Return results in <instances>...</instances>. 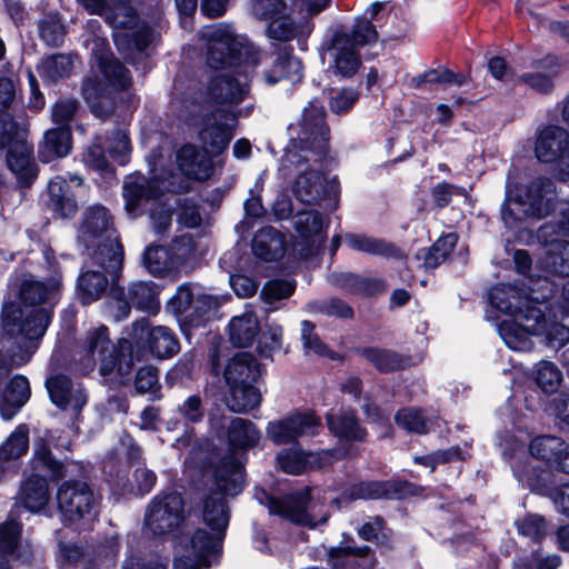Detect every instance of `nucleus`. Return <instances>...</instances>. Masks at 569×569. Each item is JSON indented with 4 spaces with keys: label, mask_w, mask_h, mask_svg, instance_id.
Listing matches in <instances>:
<instances>
[{
    "label": "nucleus",
    "mask_w": 569,
    "mask_h": 569,
    "mask_svg": "<svg viewBox=\"0 0 569 569\" xmlns=\"http://www.w3.org/2000/svg\"><path fill=\"white\" fill-rule=\"evenodd\" d=\"M529 295H523L516 286L498 284L490 291L491 306L511 316L498 325V332L506 346L516 351H530L531 336L543 337L546 345L560 349L569 342V327L551 319L557 317L555 308L562 317H569V281L555 297V284L548 277H529L526 283Z\"/></svg>",
    "instance_id": "obj_1"
},
{
    "label": "nucleus",
    "mask_w": 569,
    "mask_h": 569,
    "mask_svg": "<svg viewBox=\"0 0 569 569\" xmlns=\"http://www.w3.org/2000/svg\"><path fill=\"white\" fill-rule=\"evenodd\" d=\"M62 288L60 273L56 272L47 282L26 277L19 287V303L7 302L2 311L3 330L16 339L17 352L11 348L9 361L0 357V381L10 370L27 363L50 323L53 306Z\"/></svg>",
    "instance_id": "obj_2"
},
{
    "label": "nucleus",
    "mask_w": 569,
    "mask_h": 569,
    "mask_svg": "<svg viewBox=\"0 0 569 569\" xmlns=\"http://www.w3.org/2000/svg\"><path fill=\"white\" fill-rule=\"evenodd\" d=\"M290 143L280 162L283 176L297 171L292 191L301 203H316L325 191L320 160L328 152L329 129L325 110L318 101L303 109L301 120L289 127Z\"/></svg>",
    "instance_id": "obj_3"
},
{
    "label": "nucleus",
    "mask_w": 569,
    "mask_h": 569,
    "mask_svg": "<svg viewBox=\"0 0 569 569\" xmlns=\"http://www.w3.org/2000/svg\"><path fill=\"white\" fill-rule=\"evenodd\" d=\"M207 41V61L214 70L208 84L210 100L216 103H238L248 93V73L241 64L256 66L261 58L259 50L247 37L234 32L232 26L213 24L202 30Z\"/></svg>",
    "instance_id": "obj_4"
},
{
    "label": "nucleus",
    "mask_w": 569,
    "mask_h": 569,
    "mask_svg": "<svg viewBox=\"0 0 569 569\" xmlns=\"http://www.w3.org/2000/svg\"><path fill=\"white\" fill-rule=\"evenodd\" d=\"M209 470L217 491H211L204 499L202 518L210 532L198 529L189 539L198 569L209 568L211 558L220 552L230 518L226 496L237 495L243 482L242 465L233 455H228L218 463L211 460Z\"/></svg>",
    "instance_id": "obj_5"
},
{
    "label": "nucleus",
    "mask_w": 569,
    "mask_h": 569,
    "mask_svg": "<svg viewBox=\"0 0 569 569\" xmlns=\"http://www.w3.org/2000/svg\"><path fill=\"white\" fill-rule=\"evenodd\" d=\"M89 13L99 14L113 29V40L121 49L134 48L143 51L153 40V31L144 22H140L130 0H78Z\"/></svg>",
    "instance_id": "obj_6"
},
{
    "label": "nucleus",
    "mask_w": 569,
    "mask_h": 569,
    "mask_svg": "<svg viewBox=\"0 0 569 569\" xmlns=\"http://www.w3.org/2000/svg\"><path fill=\"white\" fill-rule=\"evenodd\" d=\"M78 241L83 244L98 264L107 271H117L122 262V249L112 228L111 217L102 206L87 209L78 232Z\"/></svg>",
    "instance_id": "obj_7"
},
{
    "label": "nucleus",
    "mask_w": 569,
    "mask_h": 569,
    "mask_svg": "<svg viewBox=\"0 0 569 569\" xmlns=\"http://www.w3.org/2000/svg\"><path fill=\"white\" fill-rule=\"evenodd\" d=\"M30 467L32 472L21 485L20 499L28 510L38 512L48 505L50 499L47 478L59 480L72 476L77 465L57 461L52 458L47 445L40 441L34 445Z\"/></svg>",
    "instance_id": "obj_8"
},
{
    "label": "nucleus",
    "mask_w": 569,
    "mask_h": 569,
    "mask_svg": "<svg viewBox=\"0 0 569 569\" xmlns=\"http://www.w3.org/2000/svg\"><path fill=\"white\" fill-rule=\"evenodd\" d=\"M553 192L550 179H538L528 186L506 187V200L501 207V219L509 229H516L521 223L541 219L549 211Z\"/></svg>",
    "instance_id": "obj_9"
},
{
    "label": "nucleus",
    "mask_w": 569,
    "mask_h": 569,
    "mask_svg": "<svg viewBox=\"0 0 569 569\" xmlns=\"http://www.w3.org/2000/svg\"><path fill=\"white\" fill-rule=\"evenodd\" d=\"M131 348L130 341L122 339L116 347L108 337L106 326H100L88 332L80 351L81 372L87 373L98 365L101 376L107 377L114 370L126 376L130 372L132 361L121 360L120 352Z\"/></svg>",
    "instance_id": "obj_10"
},
{
    "label": "nucleus",
    "mask_w": 569,
    "mask_h": 569,
    "mask_svg": "<svg viewBox=\"0 0 569 569\" xmlns=\"http://www.w3.org/2000/svg\"><path fill=\"white\" fill-rule=\"evenodd\" d=\"M377 37L375 27L366 18L356 20L352 33L337 31L326 51L330 68L336 74L352 77L361 66L358 47L375 42Z\"/></svg>",
    "instance_id": "obj_11"
},
{
    "label": "nucleus",
    "mask_w": 569,
    "mask_h": 569,
    "mask_svg": "<svg viewBox=\"0 0 569 569\" xmlns=\"http://www.w3.org/2000/svg\"><path fill=\"white\" fill-rule=\"evenodd\" d=\"M92 53L98 62V67L106 83L97 79H87L82 84V94L86 101L96 109V102L103 97L108 90V86L118 89H126L130 84L129 71L114 59L108 51L106 39L97 38L92 41Z\"/></svg>",
    "instance_id": "obj_12"
},
{
    "label": "nucleus",
    "mask_w": 569,
    "mask_h": 569,
    "mask_svg": "<svg viewBox=\"0 0 569 569\" xmlns=\"http://www.w3.org/2000/svg\"><path fill=\"white\" fill-rule=\"evenodd\" d=\"M27 126L13 120H0V148L8 147L7 163L22 184L31 183L37 174V168L31 162V148L26 141Z\"/></svg>",
    "instance_id": "obj_13"
},
{
    "label": "nucleus",
    "mask_w": 569,
    "mask_h": 569,
    "mask_svg": "<svg viewBox=\"0 0 569 569\" xmlns=\"http://www.w3.org/2000/svg\"><path fill=\"white\" fill-rule=\"evenodd\" d=\"M223 298L202 292L197 286L183 283L167 302V310L182 325L199 327L221 303Z\"/></svg>",
    "instance_id": "obj_14"
},
{
    "label": "nucleus",
    "mask_w": 569,
    "mask_h": 569,
    "mask_svg": "<svg viewBox=\"0 0 569 569\" xmlns=\"http://www.w3.org/2000/svg\"><path fill=\"white\" fill-rule=\"evenodd\" d=\"M565 219L561 226L548 223L538 231V239L548 247L540 263L547 271L569 277V241L561 237H569V202L561 203Z\"/></svg>",
    "instance_id": "obj_15"
},
{
    "label": "nucleus",
    "mask_w": 569,
    "mask_h": 569,
    "mask_svg": "<svg viewBox=\"0 0 569 569\" xmlns=\"http://www.w3.org/2000/svg\"><path fill=\"white\" fill-rule=\"evenodd\" d=\"M537 159L552 163L557 177L569 181V133L561 127L548 126L537 136L535 144Z\"/></svg>",
    "instance_id": "obj_16"
},
{
    "label": "nucleus",
    "mask_w": 569,
    "mask_h": 569,
    "mask_svg": "<svg viewBox=\"0 0 569 569\" xmlns=\"http://www.w3.org/2000/svg\"><path fill=\"white\" fill-rule=\"evenodd\" d=\"M263 496L264 499H261V503L268 507L271 515H277L291 522L316 528L328 519V513H322L317 519L316 506L308 505L309 489L281 499L267 496L266 493Z\"/></svg>",
    "instance_id": "obj_17"
},
{
    "label": "nucleus",
    "mask_w": 569,
    "mask_h": 569,
    "mask_svg": "<svg viewBox=\"0 0 569 569\" xmlns=\"http://www.w3.org/2000/svg\"><path fill=\"white\" fill-rule=\"evenodd\" d=\"M183 519V501L179 493L170 492L152 499L144 513V529L153 536L173 531Z\"/></svg>",
    "instance_id": "obj_18"
},
{
    "label": "nucleus",
    "mask_w": 569,
    "mask_h": 569,
    "mask_svg": "<svg viewBox=\"0 0 569 569\" xmlns=\"http://www.w3.org/2000/svg\"><path fill=\"white\" fill-rule=\"evenodd\" d=\"M57 502L63 521L89 520L94 515L96 499L87 483L66 481L57 492Z\"/></svg>",
    "instance_id": "obj_19"
},
{
    "label": "nucleus",
    "mask_w": 569,
    "mask_h": 569,
    "mask_svg": "<svg viewBox=\"0 0 569 569\" xmlns=\"http://www.w3.org/2000/svg\"><path fill=\"white\" fill-rule=\"evenodd\" d=\"M319 420L310 412H296L281 419L268 422L266 436L277 445L290 443L299 437L317 435Z\"/></svg>",
    "instance_id": "obj_20"
},
{
    "label": "nucleus",
    "mask_w": 569,
    "mask_h": 569,
    "mask_svg": "<svg viewBox=\"0 0 569 569\" xmlns=\"http://www.w3.org/2000/svg\"><path fill=\"white\" fill-rule=\"evenodd\" d=\"M295 227L299 236V240L295 243V251L305 259L317 256L326 240L321 214L313 210L298 212Z\"/></svg>",
    "instance_id": "obj_21"
},
{
    "label": "nucleus",
    "mask_w": 569,
    "mask_h": 569,
    "mask_svg": "<svg viewBox=\"0 0 569 569\" xmlns=\"http://www.w3.org/2000/svg\"><path fill=\"white\" fill-rule=\"evenodd\" d=\"M312 29L313 23L310 18L296 16L291 7L288 13H282L268 23L266 34L270 39L282 42L297 40L298 44L305 49L306 39L310 36Z\"/></svg>",
    "instance_id": "obj_22"
},
{
    "label": "nucleus",
    "mask_w": 569,
    "mask_h": 569,
    "mask_svg": "<svg viewBox=\"0 0 569 569\" xmlns=\"http://www.w3.org/2000/svg\"><path fill=\"white\" fill-rule=\"evenodd\" d=\"M147 338L150 352L160 359L169 358L176 355L180 345L174 333L164 326L150 328L147 321L140 320L132 325V340L139 342Z\"/></svg>",
    "instance_id": "obj_23"
},
{
    "label": "nucleus",
    "mask_w": 569,
    "mask_h": 569,
    "mask_svg": "<svg viewBox=\"0 0 569 569\" xmlns=\"http://www.w3.org/2000/svg\"><path fill=\"white\" fill-rule=\"evenodd\" d=\"M106 152L120 164L123 166L127 163L130 153V142L126 131L118 130L104 144L94 143L89 147L84 154V162L97 170H107L108 161Z\"/></svg>",
    "instance_id": "obj_24"
},
{
    "label": "nucleus",
    "mask_w": 569,
    "mask_h": 569,
    "mask_svg": "<svg viewBox=\"0 0 569 569\" xmlns=\"http://www.w3.org/2000/svg\"><path fill=\"white\" fill-rule=\"evenodd\" d=\"M342 455L343 453L338 450H322L306 453L297 448H292L280 452L277 460L284 472L299 475L308 467L313 468L329 465L333 459L340 458Z\"/></svg>",
    "instance_id": "obj_25"
},
{
    "label": "nucleus",
    "mask_w": 569,
    "mask_h": 569,
    "mask_svg": "<svg viewBox=\"0 0 569 569\" xmlns=\"http://www.w3.org/2000/svg\"><path fill=\"white\" fill-rule=\"evenodd\" d=\"M159 192V181L143 176H130L123 186L126 210L129 216L137 217L141 213V207L154 199Z\"/></svg>",
    "instance_id": "obj_26"
},
{
    "label": "nucleus",
    "mask_w": 569,
    "mask_h": 569,
    "mask_svg": "<svg viewBox=\"0 0 569 569\" xmlns=\"http://www.w3.org/2000/svg\"><path fill=\"white\" fill-rule=\"evenodd\" d=\"M234 126L236 117L232 113L218 110L207 118L204 128L200 132V139L213 151L219 152L229 143Z\"/></svg>",
    "instance_id": "obj_27"
},
{
    "label": "nucleus",
    "mask_w": 569,
    "mask_h": 569,
    "mask_svg": "<svg viewBox=\"0 0 569 569\" xmlns=\"http://www.w3.org/2000/svg\"><path fill=\"white\" fill-rule=\"evenodd\" d=\"M52 402L62 409L80 410L87 402V395L80 385H73L66 376H54L46 382Z\"/></svg>",
    "instance_id": "obj_28"
},
{
    "label": "nucleus",
    "mask_w": 569,
    "mask_h": 569,
    "mask_svg": "<svg viewBox=\"0 0 569 569\" xmlns=\"http://www.w3.org/2000/svg\"><path fill=\"white\" fill-rule=\"evenodd\" d=\"M177 161L183 174L197 180H206L213 172V163L209 152L191 144L179 150Z\"/></svg>",
    "instance_id": "obj_29"
},
{
    "label": "nucleus",
    "mask_w": 569,
    "mask_h": 569,
    "mask_svg": "<svg viewBox=\"0 0 569 569\" xmlns=\"http://www.w3.org/2000/svg\"><path fill=\"white\" fill-rule=\"evenodd\" d=\"M30 386L23 376H14L0 397V416L3 420H11L22 406L29 400Z\"/></svg>",
    "instance_id": "obj_30"
},
{
    "label": "nucleus",
    "mask_w": 569,
    "mask_h": 569,
    "mask_svg": "<svg viewBox=\"0 0 569 569\" xmlns=\"http://www.w3.org/2000/svg\"><path fill=\"white\" fill-rule=\"evenodd\" d=\"M48 207L61 218H70L77 211V202L67 178L57 176L48 183Z\"/></svg>",
    "instance_id": "obj_31"
},
{
    "label": "nucleus",
    "mask_w": 569,
    "mask_h": 569,
    "mask_svg": "<svg viewBox=\"0 0 569 569\" xmlns=\"http://www.w3.org/2000/svg\"><path fill=\"white\" fill-rule=\"evenodd\" d=\"M302 63L291 52H283L273 59L271 66L264 70L263 80L273 86L281 80H289L292 83L302 79Z\"/></svg>",
    "instance_id": "obj_32"
},
{
    "label": "nucleus",
    "mask_w": 569,
    "mask_h": 569,
    "mask_svg": "<svg viewBox=\"0 0 569 569\" xmlns=\"http://www.w3.org/2000/svg\"><path fill=\"white\" fill-rule=\"evenodd\" d=\"M261 368L252 355L239 352L228 362L224 370L227 383L257 382Z\"/></svg>",
    "instance_id": "obj_33"
},
{
    "label": "nucleus",
    "mask_w": 569,
    "mask_h": 569,
    "mask_svg": "<svg viewBox=\"0 0 569 569\" xmlns=\"http://www.w3.org/2000/svg\"><path fill=\"white\" fill-rule=\"evenodd\" d=\"M252 251L266 261L277 260L284 251L283 236L272 227H264L254 234Z\"/></svg>",
    "instance_id": "obj_34"
},
{
    "label": "nucleus",
    "mask_w": 569,
    "mask_h": 569,
    "mask_svg": "<svg viewBox=\"0 0 569 569\" xmlns=\"http://www.w3.org/2000/svg\"><path fill=\"white\" fill-rule=\"evenodd\" d=\"M254 382L227 383L229 396L226 403L231 411L246 412L260 405L261 392Z\"/></svg>",
    "instance_id": "obj_35"
},
{
    "label": "nucleus",
    "mask_w": 569,
    "mask_h": 569,
    "mask_svg": "<svg viewBox=\"0 0 569 569\" xmlns=\"http://www.w3.org/2000/svg\"><path fill=\"white\" fill-rule=\"evenodd\" d=\"M327 422L330 431L341 439L362 440L366 436L365 429L351 411L331 410L327 413Z\"/></svg>",
    "instance_id": "obj_36"
},
{
    "label": "nucleus",
    "mask_w": 569,
    "mask_h": 569,
    "mask_svg": "<svg viewBox=\"0 0 569 569\" xmlns=\"http://www.w3.org/2000/svg\"><path fill=\"white\" fill-rule=\"evenodd\" d=\"M536 69L537 71L535 72H527L519 76L518 80L539 92L549 91L553 86V78L559 72L557 59L548 57L539 61Z\"/></svg>",
    "instance_id": "obj_37"
},
{
    "label": "nucleus",
    "mask_w": 569,
    "mask_h": 569,
    "mask_svg": "<svg viewBox=\"0 0 569 569\" xmlns=\"http://www.w3.org/2000/svg\"><path fill=\"white\" fill-rule=\"evenodd\" d=\"M71 149V134L69 128L48 130L39 150V157L43 162L54 158L66 157Z\"/></svg>",
    "instance_id": "obj_38"
},
{
    "label": "nucleus",
    "mask_w": 569,
    "mask_h": 569,
    "mask_svg": "<svg viewBox=\"0 0 569 569\" xmlns=\"http://www.w3.org/2000/svg\"><path fill=\"white\" fill-rule=\"evenodd\" d=\"M261 432L256 425L243 418H232L228 423V440L232 448L248 449L256 446Z\"/></svg>",
    "instance_id": "obj_39"
},
{
    "label": "nucleus",
    "mask_w": 569,
    "mask_h": 569,
    "mask_svg": "<svg viewBox=\"0 0 569 569\" xmlns=\"http://www.w3.org/2000/svg\"><path fill=\"white\" fill-rule=\"evenodd\" d=\"M37 69L44 82L56 83L70 76L73 69V59L63 53L48 56L41 59Z\"/></svg>",
    "instance_id": "obj_40"
},
{
    "label": "nucleus",
    "mask_w": 569,
    "mask_h": 569,
    "mask_svg": "<svg viewBox=\"0 0 569 569\" xmlns=\"http://www.w3.org/2000/svg\"><path fill=\"white\" fill-rule=\"evenodd\" d=\"M259 323L257 317L251 312L233 317L229 325L230 340L238 347H247L257 337Z\"/></svg>",
    "instance_id": "obj_41"
},
{
    "label": "nucleus",
    "mask_w": 569,
    "mask_h": 569,
    "mask_svg": "<svg viewBox=\"0 0 569 569\" xmlns=\"http://www.w3.org/2000/svg\"><path fill=\"white\" fill-rule=\"evenodd\" d=\"M143 262L148 271L154 276L164 277L176 274V262L169 249L162 246H150L143 254Z\"/></svg>",
    "instance_id": "obj_42"
},
{
    "label": "nucleus",
    "mask_w": 569,
    "mask_h": 569,
    "mask_svg": "<svg viewBox=\"0 0 569 569\" xmlns=\"http://www.w3.org/2000/svg\"><path fill=\"white\" fill-rule=\"evenodd\" d=\"M107 286L108 279L101 271L86 269L78 279V291L82 303L98 300Z\"/></svg>",
    "instance_id": "obj_43"
},
{
    "label": "nucleus",
    "mask_w": 569,
    "mask_h": 569,
    "mask_svg": "<svg viewBox=\"0 0 569 569\" xmlns=\"http://www.w3.org/2000/svg\"><path fill=\"white\" fill-rule=\"evenodd\" d=\"M566 445L562 439L555 436H541L535 438L530 443V452L537 459L555 465L560 461Z\"/></svg>",
    "instance_id": "obj_44"
},
{
    "label": "nucleus",
    "mask_w": 569,
    "mask_h": 569,
    "mask_svg": "<svg viewBox=\"0 0 569 569\" xmlns=\"http://www.w3.org/2000/svg\"><path fill=\"white\" fill-rule=\"evenodd\" d=\"M128 299L131 306L149 312H156L159 308L158 291L151 282H134L129 287Z\"/></svg>",
    "instance_id": "obj_45"
},
{
    "label": "nucleus",
    "mask_w": 569,
    "mask_h": 569,
    "mask_svg": "<svg viewBox=\"0 0 569 569\" xmlns=\"http://www.w3.org/2000/svg\"><path fill=\"white\" fill-rule=\"evenodd\" d=\"M29 447V430L20 425L0 447V463L10 462L23 456Z\"/></svg>",
    "instance_id": "obj_46"
},
{
    "label": "nucleus",
    "mask_w": 569,
    "mask_h": 569,
    "mask_svg": "<svg viewBox=\"0 0 569 569\" xmlns=\"http://www.w3.org/2000/svg\"><path fill=\"white\" fill-rule=\"evenodd\" d=\"M363 356L381 371L402 369L415 363L408 357L389 350L366 349Z\"/></svg>",
    "instance_id": "obj_47"
},
{
    "label": "nucleus",
    "mask_w": 569,
    "mask_h": 569,
    "mask_svg": "<svg viewBox=\"0 0 569 569\" xmlns=\"http://www.w3.org/2000/svg\"><path fill=\"white\" fill-rule=\"evenodd\" d=\"M171 258L176 262L177 273L191 267L196 258V244L190 234H183L176 239L172 246Z\"/></svg>",
    "instance_id": "obj_48"
},
{
    "label": "nucleus",
    "mask_w": 569,
    "mask_h": 569,
    "mask_svg": "<svg viewBox=\"0 0 569 569\" xmlns=\"http://www.w3.org/2000/svg\"><path fill=\"white\" fill-rule=\"evenodd\" d=\"M535 380L542 391L552 393L560 387L562 373L555 363L540 361L536 366Z\"/></svg>",
    "instance_id": "obj_49"
},
{
    "label": "nucleus",
    "mask_w": 569,
    "mask_h": 569,
    "mask_svg": "<svg viewBox=\"0 0 569 569\" xmlns=\"http://www.w3.org/2000/svg\"><path fill=\"white\" fill-rule=\"evenodd\" d=\"M390 497L389 485L377 481L361 482L356 486L349 496L343 495L341 499H335L332 502L340 503L341 500L352 499H378Z\"/></svg>",
    "instance_id": "obj_50"
},
{
    "label": "nucleus",
    "mask_w": 569,
    "mask_h": 569,
    "mask_svg": "<svg viewBox=\"0 0 569 569\" xmlns=\"http://www.w3.org/2000/svg\"><path fill=\"white\" fill-rule=\"evenodd\" d=\"M291 7L286 0H253L251 12L258 19L271 22L282 13H288Z\"/></svg>",
    "instance_id": "obj_51"
},
{
    "label": "nucleus",
    "mask_w": 569,
    "mask_h": 569,
    "mask_svg": "<svg viewBox=\"0 0 569 569\" xmlns=\"http://www.w3.org/2000/svg\"><path fill=\"white\" fill-rule=\"evenodd\" d=\"M397 423L411 432L426 433L430 430L429 421L421 411L415 408H405L396 415Z\"/></svg>",
    "instance_id": "obj_52"
},
{
    "label": "nucleus",
    "mask_w": 569,
    "mask_h": 569,
    "mask_svg": "<svg viewBox=\"0 0 569 569\" xmlns=\"http://www.w3.org/2000/svg\"><path fill=\"white\" fill-rule=\"evenodd\" d=\"M345 243L350 249L367 253L385 254L388 251L386 243L365 234L348 233L345 237Z\"/></svg>",
    "instance_id": "obj_53"
},
{
    "label": "nucleus",
    "mask_w": 569,
    "mask_h": 569,
    "mask_svg": "<svg viewBox=\"0 0 569 569\" xmlns=\"http://www.w3.org/2000/svg\"><path fill=\"white\" fill-rule=\"evenodd\" d=\"M301 341L307 355L330 356V351L315 332V326L308 320L301 322Z\"/></svg>",
    "instance_id": "obj_54"
},
{
    "label": "nucleus",
    "mask_w": 569,
    "mask_h": 569,
    "mask_svg": "<svg viewBox=\"0 0 569 569\" xmlns=\"http://www.w3.org/2000/svg\"><path fill=\"white\" fill-rule=\"evenodd\" d=\"M40 36L50 46H59L64 37V27L57 14L48 16L40 23Z\"/></svg>",
    "instance_id": "obj_55"
},
{
    "label": "nucleus",
    "mask_w": 569,
    "mask_h": 569,
    "mask_svg": "<svg viewBox=\"0 0 569 569\" xmlns=\"http://www.w3.org/2000/svg\"><path fill=\"white\" fill-rule=\"evenodd\" d=\"M180 419L187 423H196L203 419L204 408L199 396H189L177 407Z\"/></svg>",
    "instance_id": "obj_56"
},
{
    "label": "nucleus",
    "mask_w": 569,
    "mask_h": 569,
    "mask_svg": "<svg viewBox=\"0 0 569 569\" xmlns=\"http://www.w3.org/2000/svg\"><path fill=\"white\" fill-rule=\"evenodd\" d=\"M293 291L295 283L283 280H271L263 286L261 297L266 303L272 305L278 300L290 297Z\"/></svg>",
    "instance_id": "obj_57"
},
{
    "label": "nucleus",
    "mask_w": 569,
    "mask_h": 569,
    "mask_svg": "<svg viewBox=\"0 0 569 569\" xmlns=\"http://www.w3.org/2000/svg\"><path fill=\"white\" fill-rule=\"evenodd\" d=\"M282 328L278 325H271L261 336L258 343V351L262 357H271L273 352L281 349Z\"/></svg>",
    "instance_id": "obj_58"
},
{
    "label": "nucleus",
    "mask_w": 569,
    "mask_h": 569,
    "mask_svg": "<svg viewBox=\"0 0 569 569\" xmlns=\"http://www.w3.org/2000/svg\"><path fill=\"white\" fill-rule=\"evenodd\" d=\"M465 458L466 455L459 447H451L447 450H440L432 455L415 457V462L430 467L431 470H433L439 463H445L452 460H462Z\"/></svg>",
    "instance_id": "obj_59"
},
{
    "label": "nucleus",
    "mask_w": 569,
    "mask_h": 569,
    "mask_svg": "<svg viewBox=\"0 0 569 569\" xmlns=\"http://www.w3.org/2000/svg\"><path fill=\"white\" fill-rule=\"evenodd\" d=\"M359 99V93L353 88H343L335 91L330 98L329 104L333 113L340 114L348 112Z\"/></svg>",
    "instance_id": "obj_60"
},
{
    "label": "nucleus",
    "mask_w": 569,
    "mask_h": 569,
    "mask_svg": "<svg viewBox=\"0 0 569 569\" xmlns=\"http://www.w3.org/2000/svg\"><path fill=\"white\" fill-rule=\"evenodd\" d=\"M518 532L533 540L541 539L547 533L546 520L538 515H530L517 522Z\"/></svg>",
    "instance_id": "obj_61"
},
{
    "label": "nucleus",
    "mask_w": 569,
    "mask_h": 569,
    "mask_svg": "<svg viewBox=\"0 0 569 569\" xmlns=\"http://www.w3.org/2000/svg\"><path fill=\"white\" fill-rule=\"evenodd\" d=\"M131 309V303L126 298L124 291L122 289H112L110 298L107 303V312L110 317H112L116 321H120L126 319Z\"/></svg>",
    "instance_id": "obj_62"
},
{
    "label": "nucleus",
    "mask_w": 569,
    "mask_h": 569,
    "mask_svg": "<svg viewBox=\"0 0 569 569\" xmlns=\"http://www.w3.org/2000/svg\"><path fill=\"white\" fill-rule=\"evenodd\" d=\"M20 532V525L13 520L0 525V550L12 555L17 549Z\"/></svg>",
    "instance_id": "obj_63"
},
{
    "label": "nucleus",
    "mask_w": 569,
    "mask_h": 569,
    "mask_svg": "<svg viewBox=\"0 0 569 569\" xmlns=\"http://www.w3.org/2000/svg\"><path fill=\"white\" fill-rule=\"evenodd\" d=\"M77 101L72 99L58 101L52 108V121L60 126L59 128H68L69 122L77 111Z\"/></svg>",
    "instance_id": "obj_64"
}]
</instances>
